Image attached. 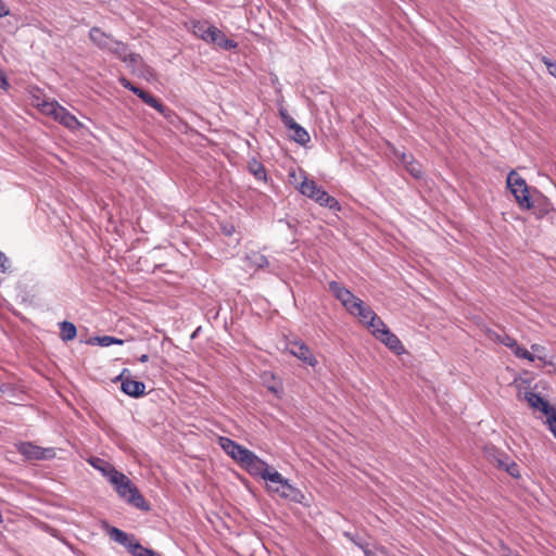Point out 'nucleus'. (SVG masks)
Returning a JSON list of instances; mask_svg holds the SVG:
<instances>
[{
  "mask_svg": "<svg viewBox=\"0 0 556 556\" xmlns=\"http://www.w3.org/2000/svg\"><path fill=\"white\" fill-rule=\"evenodd\" d=\"M89 38L100 50L112 53L126 63L134 74L141 77L151 75V68L142 63L139 54L128 52L126 43L104 33L101 28L92 27L89 30Z\"/></svg>",
  "mask_w": 556,
  "mask_h": 556,
  "instance_id": "1",
  "label": "nucleus"
},
{
  "mask_svg": "<svg viewBox=\"0 0 556 556\" xmlns=\"http://www.w3.org/2000/svg\"><path fill=\"white\" fill-rule=\"evenodd\" d=\"M110 483L114 486L117 495L128 504L141 510H149L150 506L139 492L138 488L123 472H113Z\"/></svg>",
  "mask_w": 556,
  "mask_h": 556,
  "instance_id": "2",
  "label": "nucleus"
},
{
  "mask_svg": "<svg viewBox=\"0 0 556 556\" xmlns=\"http://www.w3.org/2000/svg\"><path fill=\"white\" fill-rule=\"evenodd\" d=\"M36 106L42 114L51 116L70 130H78L84 126L71 112L55 100L43 99L39 101L38 99Z\"/></svg>",
  "mask_w": 556,
  "mask_h": 556,
  "instance_id": "3",
  "label": "nucleus"
},
{
  "mask_svg": "<svg viewBox=\"0 0 556 556\" xmlns=\"http://www.w3.org/2000/svg\"><path fill=\"white\" fill-rule=\"evenodd\" d=\"M268 491L278 494L285 500H289L294 503H303L305 496L303 492L290 483V481L282 477L280 472L274 470L271 475H268Z\"/></svg>",
  "mask_w": 556,
  "mask_h": 556,
  "instance_id": "4",
  "label": "nucleus"
},
{
  "mask_svg": "<svg viewBox=\"0 0 556 556\" xmlns=\"http://www.w3.org/2000/svg\"><path fill=\"white\" fill-rule=\"evenodd\" d=\"M299 191L303 195L314 200L321 206L328 207L333 211L340 210V204L338 200L329 195L326 190L317 186V184L314 180L308 179L306 176H304L303 181L300 184Z\"/></svg>",
  "mask_w": 556,
  "mask_h": 556,
  "instance_id": "5",
  "label": "nucleus"
},
{
  "mask_svg": "<svg viewBox=\"0 0 556 556\" xmlns=\"http://www.w3.org/2000/svg\"><path fill=\"white\" fill-rule=\"evenodd\" d=\"M507 187L521 208L530 210L533 206L526 180L515 170L507 176Z\"/></svg>",
  "mask_w": 556,
  "mask_h": 556,
  "instance_id": "6",
  "label": "nucleus"
},
{
  "mask_svg": "<svg viewBox=\"0 0 556 556\" xmlns=\"http://www.w3.org/2000/svg\"><path fill=\"white\" fill-rule=\"evenodd\" d=\"M329 290L333 293L336 299L350 312H355V308H359L362 300L355 296L349 289L343 287L337 281L329 282Z\"/></svg>",
  "mask_w": 556,
  "mask_h": 556,
  "instance_id": "7",
  "label": "nucleus"
},
{
  "mask_svg": "<svg viewBox=\"0 0 556 556\" xmlns=\"http://www.w3.org/2000/svg\"><path fill=\"white\" fill-rule=\"evenodd\" d=\"M329 290L333 293L336 299L350 312H355V308H359L362 300L355 296L349 289L343 287L337 281L329 282Z\"/></svg>",
  "mask_w": 556,
  "mask_h": 556,
  "instance_id": "8",
  "label": "nucleus"
},
{
  "mask_svg": "<svg viewBox=\"0 0 556 556\" xmlns=\"http://www.w3.org/2000/svg\"><path fill=\"white\" fill-rule=\"evenodd\" d=\"M245 470L255 477H261L268 482V475H271L275 469H271L268 464L261 459L255 453L251 452L250 455L241 465Z\"/></svg>",
  "mask_w": 556,
  "mask_h": 556,
  "instance_id": "9",
  "label": "nucleus"
},
{
  "mask_svg": "<svg viewBox=\"0 0 556 556\" xmlns=\"http://www.w3.org/2000/svg\"><path fill=\"white\" fill-rule=\"evenodd\" d=\"M486 454L490 462L494 463L498 468L504 469L507 473H509L514 478L519 477V466L510 460V458L495 448H486Z\"/></svg>",
  "mask_w": 556,
  "mask_h": 556,
  "instance_id": "10",
  "label": "nucleus"
},
{
  "mask_svg": "<svg viewBox=\"0 0 556 556\" xmlns=\"http://www.w3.org/2000/svg\"><path fill=\"white\" fill-rule=\"evenodd\" d=\"M17 450L27 459H50L55 456L54 448L40 447L30 442L21 443Z\"/></svg>",
  "mask_w": 556,
  "mask_h": 556,
  "instance_id": "11",
  "label": "nucleus"
},
{
  "mask_svg": "<svg viewBox=\"0 0 556 556\" xmlns=\"http://www.w3.org/2000/svg\"><path fill=\"white\" fill-rule=\"evenodd\" d=\"M220 447L237 463L242 465L252 451L225 437L219 438Z\"/></svg>",
  "mask_w": 556,
  "mask_h": 556,
  "instance_id": "12",
  "label": "nucleus"
},
{
  "mask_svg": "<svg viewBox=\"0 0 556 556\" xmlns=\"http://www.w3.org/2000/svg\"><path fill=\"white\" fill-rule=\"evenodd\" d=\"M289 352L311 367H315L318 362L311 349L303 341H292L288 344Z\"/></svg>",
  "mask_w": 556,
  "mask_h": 556,
  "instance_id": "13",
  "label": "nucleus"
},
{
  "mask_svg": "<svg viewBox=\"0 0 556 556\" xmlns=\"http://www.w3.org/2000/svg\"><path fill=\"white\" fill-rule=\"evenodd\" d=\"M382 342L387 348H389L392 352L397 355H401L405 352L404 345L400 341V339L391 332V330H383L380 334H378V339Z\"/></svg>",
  "mask_w": 556,
  "mask_h": 556,
  "instance_id": "14",
  "label": "nucleus"
},
{
  "mask_svg": "<svg viewBox=\"0 0 556 556\" xmlns=\"http://www.w3.org/2000/svg\"><path fill=\"white\" fill-rule=\"evenodd\" d=\"M525 400L528 402V404L542 412L546 417L556 408L552 407L546 400H544L540 394L534 392H526L525 393Z\"/></svg>",
  "mask_w": 556,
  "mask_h": 556,
  "instance_id": "15",
  "label": "nucleus"
},
{
  "mask_svg": "<svg viewBox=\"0 0 556 556\" xmlns=\"http://www.w3.org/2000/svg\"><path fill=\"white\" fill-rule=\"evenodd\" d=\"M208 43L216 45L226 51L233 50L238 47V43L235 40L227 38V36L217 27H214L212 30Z\"/></svg>",
  "mask_w": 556,
  "mask_h": 556,
  "instance_id": "16",
  "label": "nucleus"
},
{
  "mask_svg": "<svg viewBox=\"0 0 556 556\" xmlns=\"http://www.w3.org/2000/svg\"><path fill=\"white\" fill-rule=\"evenodd\" d=\"M122 379V391L132 397H139L144 394L146 384L141 381L132 380L130 378L123 379V374L119 376Z\"/></svg>",
  "mask_w": 556,
  "mask_h": 556,
  "instance_id": "17",
  "label": "nucleus"
},
{
  "mask_svg": "<svg viewBox=\"0 0 556 556\" xmlns=\"http://www.w3.org/2000/svg\"><path fill=\"white\" fill-rule=\"evenodd\" d=\"M215 26L210 25L206 21H193L191 23V30L193 35L208 43L212 30Z\"/></svg>",
  "mask_w": 556,
  "mask_h": 556,
  "instance_id": "18",
  "label": "nucleus"
},
{
  "mask_svg": "<svg viewBox=\"0 0 556 556\" xmlns=\"http://www.w3.org/2000/svg\"><path fill=\"white\" fill-rule=\"evenodd\" d=\"M109 535L114 542L125 546L129 552L131 551V546L137 543L132 536L115 527L109 530Z\"/></svg>",
  "mask_w": 556,
  "mask_h": 556,
  "instance_id": "19",
  "label": "nucleus"
},
{
  "mask_svg": "<svg viewBox=\"0 0 556 556\" xmlns=\"http://www.w3.org/2000/svg\"><path fill=\"white\" fill-rule=\"evenodd\" d=\"M89 464L94 469L99 470L108 479L109 482L111 481V475H113V472H118V470L112 464L98 457L91 458Z\"/></svg>",
  "mask_w": 556,
  "mask_h": 556,
  "instance_id": "20",
  "label": "nucleus"
},
{
  "mask_svg": "<svg viewBox=\"0 0 556 556\" xmlns=\"http://www.w3.org/2000/svg\"><path fill=\"white\" fill-rule=\"evenodd\" d=\"M247 260L256 269H264L269 265L267 257L258 252H251L247 255Z\"/></svg>",
  "mask_w": 556,
  "mask_h": 556,
  "instance_id": "21",
  "label": "nucleus"
},
{
  "mask_svg": "<svg viewBox=\"0 0 556 556\" xmlns=\"http://www.w3.org/2000/svg\"><path fill=\"white\" fill-rule=\"evenodd\" d=\"M350 314L358 316L359 320L367 325H368V320L374 319L377 315L370 307L366 306L363 301H362L361 307L355 308V312H350Z\"/></svg>",
  "mask_w": 556,
  "mask_h": 556,
  "instance_id": "22",
  "label": "nucleus"
},
{
  "mask_svg": "<svg viewBox=\"0 0 556 556\" xmlns=\"http://www.w3.org/2000/svg\"><path fill=\"white\" fill-rule=\"evenodd\" d=\"M293 131L291 138L299 144L305 146L309 142L311 137L305 128H303L300 124H298L294 128L291 129Z\"/></svg>",
  "mask_w": 556,
  "mask_h": 556,
  "instance_id": "23",
  "label": "nucleus"
},
{
  "mask_svg": "<svg viewBox=\"0 0 556 556\" xmlns=\"http://www.w3.org/2000/svg\"><path fill=\"white\" fill-rule=\"evenodd\" d=\"M77 330L73 323L62 321L60 323V336L62 340L70 341L76 337Z\"/></svg>",
  "mask_w": 556,
  "mask_h": 556,
  "instance_id": "24",
  "label": "nucleus"
},
{
  "mask_svg": "<svg viewBox=\"0 0 556 556\" xmlns=\"http://www.w3.org/2000/svg\"><path fill=\"white\" fill-rule=\"evenodd\" d=\"M368 327L370 328L371 333L376 339H378V334H380L383 330H389L384 321L377 315L374 319L368 320Z\"/></svg>",
  "mask_w": 556,
  "mask_h": 556,
  "instance_id": "25",
  "label": "nucleus"
},
{
  "mask_svg": "<svg viewBox=\"0 0 556 556\" xmlns=\"http://www.w3.org/2000/svg\"><path fill=\"white\" fill-rule=\"evenodd\" d=\"M250 172L254 175V177L258 180L265 181L267 178L265 167L257 162L256 160H253L249 164Z\"/></svg>",
  "mask_w": 556,
  "mask_h": 556,
  "instance_id": "26",
  "label": "nucleus"
},
{
  "mask_svg": "<svg viewBox=\"0 0 556 556\" xmlns=\"http://www.w3.org/2000/svg\"><path fill=\"white\" fill-rule=\"evenodd\" d=\"M402 161L403 163L405 164L407 170L415 177V178H419L421 176V168H420V165L414 161L413 159H410L409 161L407 160L406 155L403 154L402 155Z\"/></svg>",
  "mask_w": 556,
  "mask_h": 556,
  "instance_id": "27",
  "label": "nucleus"
},
{
  "mask_svg": "<svg viewBox=\"0 0 556 556\" xmlns=\"http://www.w3.org/2000/svg\"><path fill=\"white\" fill-rule=\"evenodd\" d=\"M92 342H97L98 345L100 346H110L112 344H123L124 341L122 339H118V338H115V337H112V336H101V337H96L92 339Z\"/></svg>",
  "mask_w": 556,
  "mask_h": 556,
  "instance_id": "28",
  "label": "nucleus"
},
{
  "mask_svg": "<svg viewBox=\"0 0 556 556\" xmlns=\"http://www.w3.org/2000/svg\"><path fill=\"white\" fill-rule=\"evenodd\" d=\"M130 553L134 556H161L160 554L155 553L154 551L143 547L139 542H137L136 544H134L131 546Z\"/></svg>",
  "mask_w": 556,
  "mask_h": 556,
  "instance_id": "29",
  "label": "nucleus"
},
{
  "mask_svg": "<svg viewBox=\"0 0 556 556\" xmlns=\"http://www.w3.org/2000/svg\"><path fill=\"white\" fill-rule=\"evenodd\" d=\"M531 350L533 353H535V358H538L544 365H553V362L546 358V355L544 354L545 348L543 345L534 343L531 345Z\"/></svg>",
  "mask_w": 556,
  "mask_h": 556,
  "instance_id": "30",
  "label": "nucleus"
},
{
  "mask_svg": "<svg viewBox=\"0 0 556 556\" xmlns=\"http://www.w3.org/2000/svg\"><path fill=\"white\" fill-rule=\"evenodd\" d=\"M489 338L491 340H494V341H497V342L504 344L507 348H509V345H511L516 341L514 338L509 337L506 333L498 334L496 332H490Z\"/></svg>",
  "mask_w": 556,
  "mask_h": 556,
  "instance_id": "31",
  "label": "nucleus"
},
{
  "mask_svg": "<svg viewBox=\"0 0 556 556\" xmlns=\"http://www.w3.org/2000/svg\"><path fill=\"white\" fill-rule=\"evenodd\" d=\"M515 356L518 358L527 359L529 362H533L535 359L534 354L529 352L528 350H526L522 346H519V349H517Z\"/></svg>",
  "mask_w": 556,
  "mask_h": 556,
  "instance_id": "32",
  "label": "nucleus"
},
{
  "mask_svg": "<svg viewBox=\"0 0 556 556\" xmlns=\"http://www.w3.org/2000/svg\"><path fill=\"white\" fill-rule=\"evenodd\" d=\"M137 96L149 106H151V104H154L155 103V99L152 94H150L149 92L140 89L139 93H137Z\"/></svg>",
  "mask_w": 556,
  "mask_h": 556,
  "instance_id": "33",
  "label": "nucleus"
},
{
  "mask_svg": "<svg viewBox=\"0 0 556 556\" xmlns=\"http://www.w3.org/2000/svg\"><path fill=\"white\" fill-rule=\"evenodd\" d=\"M546 422L548 425V428L551 430V432L554 434V437L556 438V409L553 410L547 417H546Z\"/></svg>",
  "mask_w": 556,
  "mask_h": 556,
  "instance_id": "34",
  "label": "nucleus"
},
{
  "mask_svg": "<svg viewBox=\"0 0 556 556\" xmlns=\"http://www.w3.org/2000/svg\"><path fill=\"white\" fill-rule=\"evenodd\" d=\"M541 61L543 62V64L546 66V70L548 72V74L551 76H553V74L555 73L556 71V62L548 59L547 56H542L541 58Z\"/></svg>",
  "mask_w": 556,
  "mask_h": 556,
  "instance_id": "35",
  "label": "nucleus"
},
{
  "mask_svg": "<svg viewBox=\"0 0 556 556\" xmlns=\"http://www.w3.org/2000/svg\"><path fill=\"white\" fill-rule=\"evenodd\" d=\"M118 80H119V84H121L124 88H126V89L130 90V91H131V92H134L136 96H137V93H139L140 88H138V87L134 86V85H132V84H131L127 78H125V77H121Z\"/></svg>",
  "mask_w": 556,
  "mask_h": 556,
  "instance_id": "36",
  "label": "nucleus"
},
{
  "mask_svg": "<svg viewBox=\"0 0 556 556\" xmlns=\"http://www.w3.org/2000/svg\"><path fill=\"white\" fill-rule=\"evenodd\" d=\"M8 263H9V258L2 251H0V273L8 271V269H9Z\"/></svg>",
  "mask_w": 556,
  "mask_h": 556,
  "instance_id": "37",
  "label": "nucleus"
},
{
  "mask_svg": "<svg viewBox=\"0 0 556 556\" xmlns=\"http://www.w3.org/2000/svg\"><path fill=\"white\" fill-rule=\"evenodd\" d=\"M281 121H282L283 125L287 128H289L290 130L298 125V123L290 115L289 116H285V118L281 119Z\"/></svg>",
  "mask_w": 556,
  "mask_h": 556,
  "instance_id": "38",
  "label": "nucleus"
},
{
  "mask_svg": "<svg viewBox=\"0 0 556 556\" xmlns=\"http://www.w3.org/2000/svg\"><path fill=\"white\" fill-rule=\"evenodd\" d=\"M281 121H282L283 125L287 128H289L290 130L298 125V123L290 115L289 116H285V118L281 119Z\"/></svg>",
  "mask_w": 556,
  "mask_h": 556,
  "instance_id": "39",
  "label": "nucleus"
},
{
  "mask_svg": "<svg viewBox=\"0 0 556 556\" xmlns=\"http://www.w3.org/2000/svg\"><path fill=\"white\" fill-rule=\"evenodd\" d=\"M356 546L364 552L365 556H374L372 552L368 548V545L366 543H364L363 541L356 542Z\"/></svg>",
  "mask_w": 556,
  "mask_h": 556,
  "instance_id": "40",
  "label": "nucleus"
},
{
  "mask_svg": "<svg viewBox=\"0 0 556 556\" xmlns=\"http://www.w3.org/2000/svg\"><path fill=\"white\" fill-rule=\"evenodd\" d=\"M356 546L364 552L365 556H374L372 552L368 548V545L366 543H364L363 541L356 542Z\"/></svg>",
  "mask_w": 556,
  "mask_h": 556,
  "instance_id": "41",
  "label": "nucleus"
},
{
  "mask_svg": "<svg viewBox=\"0 0 556 556\" xmlns=\"http://www.w3.org/2000/svg\"><path fill=\"white\" fill-rule=\"evenodd\" d=\"M0 88L4 89V90H7L9 88V81L1 68H0Z\"/></svg>",
  "mask_w": 556,
  "mask_h": 556,
  "instance_id": "42",
  "label": "nucleus"
},
{
  "mask_svg": "<svg viewBox=\"0 0 556 556\" xmlns=\"http://www.w3.org/2000/svg\"><path fill=\"white\" fill-rule=\"evenodd\" d=\"M501 553H502V556H518L519 555L518 552L513 551L507 546H503Z\"/></svg>",
  "mask_w": 556,
  "mask_h": 556,
  "instance_id": "43",
  "label": "nucleus"
},
{
  "mask_svg": "<svg viewBox=\"0 0 556 556\" xmlns=\"http://www.w3.org/2000/svg\"><path fill=\"white\" fill-rule=\"evenodd\" d=\"M267 389H268V391H270L271 393H274V394H276L278 396L281 393V387L279 384H277V383L268 384Z\"/></svg>",
  "mask_w": 556,
  "mask_h": 556,
  "instance_id": "44",
  "label": "nucleus"
},
{
  "mask_svg": "<svg viewBox=\"0 0 556 556\" xmlns=\"http://www.w3.org/2000/svg\"><path fill=\"white\" fill-rule=\"evenodd\" d=\"M151 108L155 109L156 111H159L162 114H164L165 110H166L165 106L162 104V102L157 99H155L154 104H151Z\"/></svg>",
  "mask_w": 556,
  "mask_h": 556,
  "instance_id": "45",
  "label": "nucleus"
},
{
  "mask_svg": "<svg viewBox=\"0 0 556 556\" xmlns=\"http://www.w3.org/2000/svg\"><path fill=\"white\" fill-rule=\"evenodd\" d=\"M151 108L155 109L156 111H159L162 114H164L165 110H166L165 106L162 104V102L157 99H155L154 104H151Z\"/></svg>",
  "mask_w": 556,
  "mask_h": 556,
  "instance_id": "46",
  "label": "nucleus"
},
{
  "mask_svg": "<svg viewBox=\"0 0 556 556\" xmlns=\"http://www.w3.org/2000/svg\"><path fill=\"white\" fill-rule=\"evenodd\" d=\"M9 13L10 11L7 8L5 3L2 0H0V17H4L9 15Z\"/></svg>",
  "mask_w": 556,
  "mask_h": 556,
  "instance_id": "47",
  "label": "nucleus"
},
{
  "mask_svg": "<svg viewBox=\"0 0 556 556\" xmlns=\"http://www.w3.org/2000/svg\"><path fill=\"white\" fill-rule=\"evenodd\" d=\"M343 535L345 538H348L355 545H356V542H362V540L359 538H357L356 535L352 534L351 532H344Z\"/></svg>",
  "mask_w": 556,
  "mask_h": 556,
  "instance_id": "48",
  "label": "nucleus"
},
{
  "mask_svg": "<svg viewBox=\"0 0 556 556\" xmlns=\"http://www.w3.org/2000/svg\"><path fill=\"white\" fill-rule=\"evenodd\" d=\"M279 116H280L281 119H283L285 116H289L287 110L283 106L279 108Z\"/></svg>",
  "mask_w": 556,
  "mask_h": 556,
  "instance_id": "49",
  "label": "nucleus"
},
{
  "mask_svg": "<svg viewBox=\"0 0 556 556\" xmlns=\"http://www.w3.org/2000/svg\"><path fill=\"white\" fill-rule=\"evenodd\" d=\"M519 344L517 343V341H515L511 345H509L508 349H510V351L515 354L517 352V349H519Z\"/></svg>",
  "mask_w": 556,
  "mask_h": 556,
  "instance_id": "50",
  "label": "nucleus"
},
{
  "mask_svg": "<svg viewBox=\"0 0 556 556\" xmlns=\"http://www.w3.org/2000/svg\"><path fill=\"white\" fill-rule=\"evenodd\" d=\"M519 344L517 343V341H515L511 345H509L508 349H510V351L515 354L517 352V349H519Z\"/></svg>",
  "mask_w": 556,
  "mask_h": 556,
  "instance_id": "51",
  "label": "nucleus"
},
{
  "mask_svg": "<svg viewBox=\"0 0 556 556\" xmlns=\"http://www.w3.org/2000/svg\"><path fill=\"white\" fill-rule=\"evenodd\" d=\"M138 359L141 363H146V362L149 361V355L148 354H142Z\"/></svg>",
  "mask_w": 556,
  "mask_h": 556,
  "instance_id": "52",
  "label": "nucleus"
},
{
  "mask_svg": "<svg viewBox=\"0 0 556 556\" xmlns=\"http://www.w3.org/2000/svg\"><path fill=\"white\" fill-rule=\"evenodd\" d=\"M232 230H233V227H231L230 229H225V232H226L227 235H231V233H232Z\"/></svg>",
  "mask_w": 556,
  "mask_h": 556,
  "instance_id": "53",
  "label": "nucleus"
},
{
  "mask_svg": "<svg viewBox=\"0 0 556 556\" xmlns=\"http://www.w3.org/2000/svg\"><path fill=\"white\" fill-rule=\"evenodd\" d=\"M553 77H555V78H556V71H555V73L553 74Z\"/></svg>",
  "mask_w": 556,
  "mask_h": 556,
  "instance_id": "54",
  "label": "nucleus"
}]
</instances>
